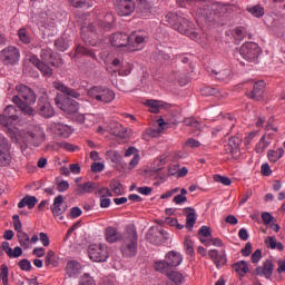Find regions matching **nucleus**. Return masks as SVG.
Segmentation results:
<instances>
[{"label": "nucleus", "mask_w": 285, "mask_h": 285, "mask_svg": "<svg viewBox=\"0 0 285 285\" xmlns=\"http://www.w3.org/2000/svg\"><path fill=\"white\" fill-rule=\"evenodd\" d=\"M14 121H19V110L17 107L9 105L0 114V125L7 128V135L21 150H26L28 146L38 148L46 141V131L41 126L29 124L21 128H12Z\"/></svg>", "instance_id": "1"}, {"label": "nucleus", "mask_w": 285, "mask_h": 285, "mask_svg": "<svg viewBox=\"0 0 285 285\" xmlns=\"http://www.w3.org/2000/svg\"><path fill=\"white\" fill-rule=\"evenodd\" d=\"M55 104L57 108L63 110L65 115H68V117L78 124H85V126L90 128V126H95L97 121V116L94 114H79V102L70 97L58 94L55 98Z\"/></svg>", "instance_id": "2"}, {"label": "nucleus", "mask_w": 285, "mask_h": 285, "mask_svg": "<svg viewBox=\"0 0 285 285\" xmlns=\"http://www.w3.org/2000/svg\"><path fill=\"white\" fill-rule=\"evenodd\" d=\"M180 8H194L197 21H215L217 14H222V4L206 0H178Z\"/></svg>", "instance_id": "3"}, {"label": "nucleus", "mask_w": 285, "mask_h": 285, "mask_svg": "<svg viewBox=\"0 0 285 285\" xmlns=\"http://www.w3.org/2000/svg\"><path fill=\"white\" fill-rule=\"evenodd\" d=\"M18 95L12 97V101L24 112V115H29V117L35 116V109L30 106L37 102V96L35 91L30 89V87L26 85H18L16 87Z\"/></svg>", "instance_id": "4"}, {"label": "nucleus", "mask_w": 285, "mask_h": 285, "mask_svg": "<svg viewBox=\"0 0 285 285\" xmlns=\"http://www.w3.org/2000/svg\"><path fill=\"white\" fill-rule=\"evenodd\" d=\"M121 242L122 244L120 246V250L124 257H135V255H137L139 243V237L137 236V228L135 225L129 224L125 227Z\"/></svg>", "instance_id": "5"}, {"label": "nucleus", "mask_w": 285, "mask_h": 285, "mask_svg": "<svg viewBox=\"0 0 285 285\" xmlns=\"http://www.w3.org/2000/svg\"><path fill=\"white\" fill-rule=\"evenodd\" d=\"M40 57L43 62L39 60V57H37L36 55H32L29 57L30 63H32V66H36V68L40 70L43 77H52V68H50V66H55V56H53L52 49H49V48L42 49L40 52ZM46 63H49L50 66Z\"/></svg>", "instance_id": "6"}, {"label": "nucleus", "mask_w": 285, "mask_h": 285, "mask_svg": "<svg viewBox=\"0 0 285 285\" xmlns=\"http://www.w3.org/2000/svg\"><path fill=\"white\" fill-rule=\"evenodd\" d=\"M88 97L96 101H100L101 104H112V101H115V91L105 87L96 86L88 90Z\"/></svg>", "instance_id": "7"}, {"label": "nucleus", "mask_w": 285, "mask_h": 285, "mask_svg": "<svg viewBox=\"0 0 285 285\" xmlns=\"http://www.w3.org/2000/svg\"><path fill=\"white\" fill-rule=\"evenodd\" d=\"M174 29L180 32V35L189 37V39H193V41H199V33L197 32L195 24H193V22L186 18L179 17L178 23Z\"/></svg>", "instance_id": "8"}, {"label": "nucleus", "mask_w": 285, "mask_h": 285, "mask_svg": "<svg viewBox=\"0 0 285 285\" xmlns=\"http://www.w3.org/2000/svg\"><path fill=\"white\" fill-rule=\"evenodd\" d=\"M88 254L91 262H107L109 257L108 245L94 244L89 247Z\"/></svg>", "instance_id": "9"}, {"label": "nucleus", "mask_w": 285, "mask_h": 285, "mask_svg": "<svg viewBox=\"0 0 285 285\" xmlns=\"http://www.w3.org/2000/svg\"><path fill=\"white\" fill-rule=\"evenodd\" d=\"M239 52L246 61H257V58L262 55V48H259L258 43L246 42L240 47Z\"/></svg>", "instance_id": "10"}, {"label": "nucleus", "mask_w": 285, "mask_h": 285, "mask_svg": "<svg viewBox=\"0 0 285 285\" xmlns=\"http://www.w3.org/2000/svg\"><path fill=\"white\" fill-rule=\"evenodd\" d=\"M106 131L109 135H115V137H120V139H126V137H128V129L119 122H111L107 128L99 126L97 129L99 135H104Z\"/></svg>", "instance_id": "11"}, {"label": "nucleus", "mask_w": 285, "mask_h": 285, "mask_svg": "<svg viewBox=\"0 0 285 285\" xmlns=\"http://www.w3.org/2000/svg\"><path fill=\"white\" fill-rule=\"evenodd\" d=\"M10 142L8 138L0 135V166H10L12 161V155L10 154Z\"/></svg>", "instance_id": "12"}, {"label": "nucleus", "mask_w": 285, "mask_h": 285, "mask_svg": "<svg viewBox=\"0 0 285 285\" xmlns=\"http://www.w3.org/2000/svg\"><path fill=\"white\" fill-rule=\"evenodd\" d=\"M127 41V52H137V50H141L144 48L146 36H144L141 32L135 31L128 36Z\"/></svg>", "instance_id": "13"}, {"label": "nucleus", "mask_w": 285, "mask_h": 285, "mask_svg": "<svg viewBox=\"0 0 285 285\" xmlns=\"http://www.w3.org/2000/svg\"><path fill=\"white\" fill-rule=\"evenodd\" d=\"M21 55L19 53V49H17L13 46L4 48L0 55L1 61H3V63H7V65L17 63Z\"/></svg>", "instance_id": "14"}, {"label": "nucleus", "mask_w": 285, "mask_h": 285, "mask_svg": "<svg viewBox=\"0 0 285 285\" xmlns=\"http://www.w3.org/2000/svg\"><path fill=\"white\" fill-rule=\"evenodd\" d=\"M63 206V196L59 195L53 199V204L50 207V210L55 217V219H57V222H63V213H66L67 207H62Z\"/></svg>", "instance_id": "15"}, {"label": "nucleus", "mask_w": 285, "mask_h": 285, "mask_svg": "<svg viewBox=\"0 0 285 285\" xmlns=\"http://www.w3.org/2000/svg\"><path fill=\"white\" fill-rule=\"evenodd\" d=\"M116 11L120 17H128L135 12V1L119 0L116 4Z\"/></svg>", "instance_id": "16"}, {"label": "nucleus", "mask_w": 285, "mask_h": 285, "mask_svg": "<svg viewBox=\"0 0 285 285\" xmlns=\"http://www.w3.org/2000/svg\"><path fill=\"white\" fill-rule=\"evenodd\" d=\"M208 256L214 262L216 268H224L228 259L226 258V248H223L220 254L217 249H210Z\"/></svg>", "instance_id": "17"}, {"label": "nucleus", "mask_w": 285, "mask_h": 285, "mask_svg": "<svg viewBox=\"0 0 285 285\" xmlns=\"http://www.w3.org/2000/svg\"><path fill=\"white\" fill-rule=\"evenodd\" d=\"M38 110L42 117L50 119L55 117V108L50 105V100L47 97H42L38 100Z\"/></svg>", "instance_id": "18"}, {"label": "nucleus", "mask_w": 285, "mask_h": 285, "mask_svg": "<svg viewBox=\"0 0 285 285\" xmlns=\"http://www.w3.org/2000/svg\"><path fill=\"white\" fill-rule=\"evenodd\" d=\"M110 42L114 48H124L125 52H128V35L117 32L110 37Z\"/></svg>", "instance_id": "19"}, {"label": "nucleus", "mask_w": 285, "mask_h": 285, "mask_svg": "<svg viewBox=\"0 0 285 285\" xmlns=\"http://www.w3.org/2000/svg\"><path fill=\"white\" fill-rule=\"evenodd\" d=\"M124 239V234L119 233V229L114 226H108L105 229V240L108 244H117V242H121Z\"/></svg>", "instance_id": "20"}, {"label": "nucleus", "mask_w": 285, "mask_h": 285, "mask_svg": "<svg viewBox=\"0 0 285 285\" xmlns=\"http://www.w3.org/2000/svg\"><path fill=\"white\" fill-rule=\"evenodd\" d=\"M264 88H266V82H264V80L255 82L253 90L247 94V97L255 101H262L264 98Z\"/></svg>", "instance_id": "21"}, {"label": "nucleus", "mask_w": 285, "mask_h": 285, "mask_svg": "<svg viewBox=\"0 0 285 285\" xmlns=\"http://www.w3.org/2000/svg\"><path fill=\"white\" fill-rule=\"evenodd\" d=\"M52 86L53 88H56V90H59V92H62L63 95H67L72 99H79V97H81V95L77 90L69 88L61 81H53Z\"/></svg>", "instance_id": "22"}, {"label": "nucleus", "mask_w": 285, "mask_h": 285, "mask_svg": "<svg viewBox=\"0 0 285 285\" xmlns=\"http://www.w3.org/2000/svg\"><path fill=\"white\" fill-rule=\"evenodd\" d=\"M51 129L53 130L55 135H58V137H62L63 139H68V137L72 135V127L61 122L53 124Z\"/></svg>", "instance_id": "23"}, {"label": "nucleus", "mask_w": 285, "mask_h": 285, "mask_svg": "<svg viewBox=\"0 0 285 285\" xmlns=\"http://www.w3.org/2000/svg\"><path fill=\"white\" fill-rule=\"evenodd\" d=\"M165 259L169 268H177L184 262V256L178 252L171 250L166 254Z\"/></svg>", "instance_id": "24"}, {"label": "nucleus", "mask_w": 285, "mask_h": 285, "mask_svg": "<svg viewBox=\"0 0 285 285\" xmlns=\"http://www.w3.org/2000/svg\"><path fill=\"white\" fill-rule=\"evenodd\" d=\"M273 262L266 261L264 266L256 267V275L271 279V277H273Z\"/></svg>", "instance_id": "25"}, {"label": "nucleus", "mask_w": 285, "mask_h": 285, "mask_svg": "<svg viewBox=\"0 0 285 285\" xmlns=\"http://www.w3.org/2000/svg\"><path fill=\"white\" fill-rule=\"evenodd\" d=\"M97 190V185L95 181H87L85 184H78L76 188V193L78 195H87L90 193H95Z\"/></svg>", "instance_id": "26"}, {"label": "nucleus", "mask_w": 285, "mask_h": 285, "mask_svg": "<svg viewBox=\"0 0 285 285\" xmlns=\"http://www.w3.org/2000/svg\"><path fill=\"white\" fill-rule=\"evenodd\" d=\"M49 148H51V150H61L62 148L63 150H68L69 153H75L76 150H79V147L66 141L51 142L49 144Z\"/></svg>", "instance_id": "27"}, {"label": "nucleus", "mask_w": 285, "mask_h": 285, "mask_svg": "<svg viewBox=\"0 0 285 285\" xmlns=\"http://www.w3.org/2000/svg\"><path fill=\"white\" fill-rule=\"evenodd\" d=\"M233 271L239 275V277H245L246 273L250 271L248 267V263L246 261H238L234 265H232Z\"/></svg>", "instance_id": "28"}, {"label": "nucleus", "mask_w": 285, "mask_h": 285, "mask_svg": "<svg viewBox=\"0 0 285 285\" xmlns=\"http://www.w3.org/2000/svg\"><path fill=\"white\" fill-rule=\"evenodd\" d=\"M38 202L37 197L27 195L18 203V208H26L27 206L29 210H32V208L37 206Z\"/></svg>", "instance_id": "29"}, {"label": "nucleus", "mask_w": 285, "mask_h": 285, "mask_svg": "<svg viewBox=\"0 0 285 285\" xmlns=\"http://www.w3.org/2000/svg\"><path fill=\"white\" fill-rule=\"evenodd\" d=\"M167 277L169 279L168 285H181L184 282H186L184 274L179 272H170L167 274Z\"/></svg>", "instance_id": "30"}, {"label": "nucleus", "mask_w": 285, "mask_h": 285, "mask_svg": "<svg viewBox=\"0 0 285 285\" xmlns=\"http://www.w3.org/2000/svg\"><path fill=\"white\" fill-rule=\"evenodd\" d=\"M145 106H148L149 111L154 112L155 115L161 110V108H166V102L161 100H147Z\"/></svg>", "instance_id": "31"}, {"label": "nucleus", "mask_w": 285, "mask_h": 285, "mask_svg": "<svg viewBox=\"0 0 285 285\" xmlns=\"http://www.w3.org/2000/svg\"><path fill=\"white\" fill-rule=\"evenodd\" d=\"M45 265L47 267L57 268L59 266V261H57V255L52 249L48 250L46 257H45Z\"/></svg>", "instance_id": "32"}, {"label": "nucleus", "mask_w": 285, "mask_h": 285, "mask_svg": "<svg viewBox=\"0 0 285 285\" xmlns=\"http://www.w3.org/2000/svg\"><path fill=\"white\" fill-rule=\"evenodd\" d=\"M268 160L273 164L279 161L284 157V148H277L276 150H268L267 153Z\"/></svg>", "instance_id": "33"}, {"label": "nucleus", "mask_w": 285, "mask_h": 285, "mask_svg": "<svg viewBox=\"0 0 285 285\" xmlns=\"http://www.w3.org/2000/svg\"><path fill=\"white\" fill-rule=\"evenodd\" d=\"M81 269V265L77 261H70L67 263V273L69 277H75Z\"/></svg>", "instance_id": "34"}, {"label": "nucleus", "mask_w": 285, "mask_h": 285, "mask_svg": "<svg viewBox=\"0 0 285 285\" xmlns=\"http://www.w3.org/2000/svg\"><path fill=\"white\" fill-rule=\"evenodd\" d=\"M265 244L267 248H272V250H275V248H277V250H284V245L282 243H277V238L273 236L266 237Z\"/></svg>", "instance_id": "35"}, {"label": "nucleus", "mask_w": 285, "mask_h": 285, "mask_svg": "<svg viewBox=\"0 0 285 285\" xmlns=\"http://www.w3.org/2000/svg\"><path fill=\"white\" fill-rule=\"evenodd\" d=\"M177 21H179L177 13H173V12L167 13L163 19V23L165 26H171L173 28H176Z\"/></svg>", "instance_id": "36"}, {"label": "nucleus", "mask_w": 285, "mask_h": 285, "mask_svg": "<svg viewBox=\"0 0 285 285\" xmlns=\"http://www.w3.org/2000/svg\"><path fill=\"white\" fill-rule=\"evenodd\" d=\"M247 12H249L252 17H256V19H262V17H264V7L259 4L247 7Z\"/></svg>", "instance_id": "37"}, {"label": "nucleus", "mask_w": 285, "mask_h": 285, "mask_svg": "<svg viewBox=\"0 0 285 285\" xmlns=\"http://www.w3.org/2000/svg\"><path fill=\"white\" fill-rule=\"evenodd\" d=\"M155 268L156 271H158V273H163L166 275H169L170 273H168V271H170V265H168V261H158L155 263Z\"/></svg>", "instance_id": "38"}, {"label": "nucleus", "mask_w": 285, "mask_h": 285, "mask_svg": "<svg viewBox=\"0 0 285 285\" xmlns=\"http://www.w3.org/2000/svg\"><path fill=\"white\" fill-rule=\"evenodd\" d=\"M188 195V190L186 188L180 189V194L176 195L173 199L174 204L177 206H181V204H186L188 202V198L186 197Z\"/></svg>", "instance_id": "39"}, {"label": "nucleus", "mask_w": 285, "mask_h": 285, "mask_svg": "<svg viewBox=\"0 0 285 285\" xmlns=\"http://www.w3.org/2000/svg\"><path fill=\"white\" fill-rule=\"evenodd\" d=\"M197 222V214L195 213V209H191V213L187 214L186 217V228L188 230H193V227L195 226Z\"/></svg>", "instance_id": "40"}, {"label": "nucleus", "mask_w": 285, "mask_h": 285, "mask_svg": "<svg viewBox=\"0 0 285 285\" xmlns=\"http://www.w3.org/2000/svg\"><path fill=\"white\" fill-rule=\"evenodd\" d=\"M18 242L20 246L24 248V250H27V248H30V236H28L26 232L18 234Z\"/></svg>", "instance_id": "41"}, {"label": "nucleus", "mask_w": 285, "mask_h": 285, "mask_svg": "<svg viewBox=\"0 0 285 285\" xmlns=\"http://www.w3.org/2000/svg\"><path fill=\"white\" fill-rule=\"evenodd\" d=\"M106 159H109L112 164H119L121 161V155H119V151L108 150L106 151Z\"/></svg>", "instance_id": "42"}, {"label": "nucleus", "mask_w": 285, "mask_h": 285, "mask_svg": "<svg viewBox=\"0 0 285 285\" xmlns=\"http://www.w3.org/2000/svg\"><path fill=\"white\" fill-rule=\"evenodd\" d=\"M69 3H71L73 8H92L90 0H69Z\"/></svg>", "instance_id": "43"}, {"label": "nucleus", "mask_w": 285, "mask_h": 285, "mask_svg": "<svg viewBox=\"0 0 285 285\" xmlns=\"http://www.w3.org/2000/svg\"><path fill=\"white\" fill-rule=\"evenodd\" d=\"M120 77H128V75H130V72H132V65H130L129 62H121V66L118 70Z\"/></svg>", "instance_id": "44"}, {"label": "nucleus", "mask_w": 285, "mask_h": 285, "mask_svg": "<svg viewBox=\"0 0 285 285\" xmlns=\"http://www.w3.org/2000/svg\"><path fill=\"white\" fill-rule=\"evenodd\" d=\"M18 37L22 43L28 45L31 41L30 35L28 33V30H26V28H21L18 30Z\"/></svg>", "instance_id": "45"}, {"label": "nucleus", "mask_w": 285, "mask_h": 285, "mask_svg": "<svg viewBox=\"0 0 285 285\" xmlns=\"http://www.w3.org/2000/svg\"><path fill=\"white\" fill-rule=\"evenodd\" d=\"M184 246L187 255H190L193 257V255H195V243L193 242V239L186 238L184 242Z\"/></svg>", "instance_id": "46"}, {"label": "nucleus", "mask_w": 285, "mask_h": 285, "mask_svg": "<svg viewBox=\"0 0 285 285\" xmlns=\"http://www.w3.org/2000/svg\"><path fill=\"white\" fill-rule=\"evenodd\" d=\"M95 278L90 276V274L85 273L82 276H80L79 285H95Z\"/></svg>", "instance_id": "47"}, {"label": "nucleus", "mask_w": 285, "mask_h": 285, "mask_svg": "<svg viewBox=\"0 0 285 285\" xmlns=\"http://www.w3.org/2000/svg\"><path fill=\"white\" fill-rule=\"evenodd\" d=\"M202 95H205L206 97H210V96L219 97V89L215 87H205L202 90Z\"/></svg>", "instance_id": "48"}, {"label": "nucleus", "mask_w": 285, "mask_h": 285, "mask_svg": "<svg viewBox=\"0 0 285 285\" xmlns=\"http://www.w3.org/2000/svg\"><path fill=\"white\" fill-rule=\"evenodd\" d=\"M55 46L60 52H66V50H68V41H66L63 38L56 40Z\"/></svg>", "instance_id": "49"}, {"label": "nucleus", "mask_w": 285, "mask_h": 285, "mask_svg": "<svg viewBox=\"0 0 285 285\" xmlns=\"http://www.w3.org/2000/svg\"><path fill=\"white\" fill-rule=\"evenodd\" d=\"M215 75L216 79H219V81H228L230 79V69H224L223 71H218Z\"/></svg>", "instance_id": "50"}, {"label": "nucleus", "mask_w": 285, "mask_h": 285, "mask_svg": "<svg viewBox=\"0 0 285 285\" xmlns=\"http://www.w3.org/2000/svg\"><path fill=\"white\" fill-rule=\"evenodd\" d=\"M110 188H111V193H114V195H122L124 194V186L119 181H114L110 185Z\"/></svg>", "instance_id": "51"}, {"label": "nucleus", "mask_w": 285, "mask_h": 285, "mask_svg": "<svg viewBox=\"0 0 285 285\" xmlns=\"http://www.w3.org/2000/svg\"><path fill=\"white\" fill-rule=\"evenodd\" d=\"M214 181H216L217 184H223V186H230L232 184L230 178L222 175H215Z\"/></svg>", "instance_id": "52"}, {"label": "nucleus", "mask_w": 285, "mask_h": 285, "mask_svg": "<svg viewBox=\"0 0 285 285\" xmlns=\"http://www.w3.org/2000/svg\"><path fill=\"white\" fill-rule=\"evenodd\" d=\"M96 195L98 196V197H112V191H110V189L109 188H107V187H102V188H100V189H98L97 191H96Z\"/></svg>", "instance_id": "53"}, {"label": "nucleus", "mask_w": 285, "mask_h": 285, "mask_svg": "<svg viewBox=\"0 0 285 285\" xmlns=\"http://www.w3.org/2000/svg\"><path fill=\"white\" fill-rule=\"evenodd\" d=\"M262 219L266 226H268V225L273 224V222H275V217H273V215H271V213H268V212H264L262 214Z\"/></svg>", "instance_id": "54"}, {"label": "nucleus", "mask_w": 285, "mask_h": 285, "mask_svg": "<svg viewBox=\"0 0 285 285\" xmlns=\"http://www.w3.org/2000/svg\"><path fill=\"white\" fill-rule=\"evenodd\" d=\"M245 37H246V32L244 31L243 28H236L234 30V38L236 39V41H242L244 40Z\"/></svg>", "instance_id": "55"}, {"label": "nucleus", "mask_w": 285, "mask_h": 285, "mask_svg": "<svg viewBox=\"0 0 285 285\" xmlns=\"http://www.w3.org/2000/svg\"><path fill=\"white\" fill-rule=\"evenodd\" d=\"M91 170L94 173H104V170H106V165L104 163H92Z\"/></svg>", "instance_id": "56"}, {"label": "nucleus", "mask_w": 285, "mask_h": 285, "mask_svg": "<svg viewBox=\"0 0 285 285\" xmlns=\"http://www.w3.org/2000/svg\"><path fill=\"white\" fill-rule=\"evenodd\" d=\"M83 214V212L81 210V208L79 207H72L70 209V213H69V217L71 219H77V217H81V215Z\"/></svg>", "instance_id": "57"}, {"label": "nucleus", "mask_w": 285, "mask_h": 285, "mask_svg": "<svg viewBox=\"0 0 285 285\" xmlns=\"http://www.w3.org/2000/svg\"><path fill=\"white\" fill-rule=\"evenodd\" d=\"M185 146H187V148H199V146H202V142H199V140L195 138H189L186 140Z\"/></svg>", "instance_id": "58"}, {"label": "nucleus", "mask_w": 285, "mask_h": 285, "mask_svg": "<svg viewBox=\"0 0 285 285\" xmlns=\"http://www.w3.org/2000/svg\"><path fill=\"white\" fill-rule=\"evenodd\" d=\"M140 159L141 157L139 156V154H135L131 160L129 161V170H132V168H137Z\"/></svg>", "instance_id": "59"}, {"label": "nucleus", "mask_w": 285, "mask_h": 285, "mask_svg": "<svg viewBox=\"0 0 285 285\" xmlns=\"http://www.w3.org/2000/svg\"><path fill=\"white\" fill-rule=\"evenodd\" d=\"M179 190V187H175L174 189L167 190L165 194L160 196V199H169V197H173V195H177Z\"/></svg>", "instance_id": "60"}, {"label": "nucleus", "mask_w": 285, "mask_h": 285, "mask_svg": "<svg viewBox=\"0 0 285 285\" xmlns=\"http://www.w3.org/2000/svg\"><path fill=\"white\" fill-rule=\"evenodd\" d=\"M21 255H23V249H21L19 246L14 247L11 249V253H9L10 258L21 257Z\"/></svg>", "instance_id": "61"}, {"label": "nucleus", "mask_w": 285, "mask_h": 285, "mask_svg": "<svg viewBox=\"0 0 285 285\" xmlns=\"http://www.w3.org/2000/svg\"><path fill=\"white\" fill-rule=\"evenodd\" d=\"M138 1V6L140 8V10H142V12H148V10H150V3L148 0H137Z\"/></svg>", "instance_id": "62"}, {"label": "nucleus", "mask_w": 285, "mask_h": 285, "mask_svg": "<svg viewBox=\"0 0 285 285\" xmlns=\"http://www.w3.org/2000/svg\"><path fill=\"white\" fill-rule=\"evenodd\" d=\"M184 124L185 126H191L193 128L199 129V121H197L195 118H186Z\"/></svg>", "instance_id": "63"}, {"label": "nucleus", "mask_w": 285, "mask_h": 285, "mask_svg": "<svg viewBox=\"0 0 285 285\" xmlns=\"http://www.w3.org/2000/svg\"><path fill=\"white\" fill-rule=\"evenodd\" d=\"M19 267L21 271H30V268H32V264L28 259H22L19 262Z\"/></svg>", "instance_id": "64"}]
</instances>
